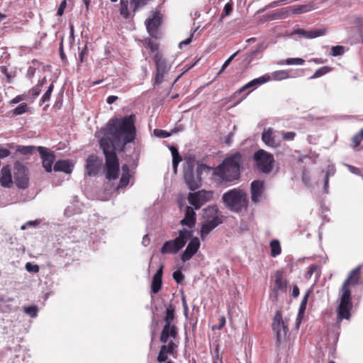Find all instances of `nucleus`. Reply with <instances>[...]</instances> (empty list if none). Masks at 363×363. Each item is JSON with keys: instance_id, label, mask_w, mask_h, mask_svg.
I'll use <instances>...</instances> for the list:
<instances>
[{"instance_id": "f257e3e1", "label": "nucleus", "mask_w": 363, "mask_h": 363, "mask_svg": "<svg viewBox=\"0 0 363 363\" xmlns=\"http://www.w3.org/2000/svg\"><path fill=\"white\" fill-rule=\"evenodd\" d=\"M135 116L131 114L122 118L110 119L101 128L104 136L99 140L105 156L104 172L108 180H115L119 174V161L116 151L134 140L135 137Z\"/></svg>"}, {"instance_id": "f03ea898", "label": "nucleus", "mask_w": 363, "mask_h": 363, "mask_svg": "<svg viewBox=\"0 0 363 363\" xmlns=\"http://www.w3.org/2000/svg\"><path fill=\"white\" fill-rule=\"evenodd\" d=\"M242 155L235 152L226 157L218 167L213 169L215 181L219 184H225L238 180L240 176L242 164Z\"/></svg>"}, {"instance_id": "7ed1b4c3", "label": "nucleus", "mask_w": 363, "mask_h": 363, "mask_svg": "<svg viewBox=\"0 0 363 363\" xmlns=\"http://www.w3.org/2000/svg\"><path fill=\"white\" fill-rule=\"evenodd\" d=\"M207 169L211 168L205 164L196 163L194 157H184V177L189 189L194 191L201 186V174Z\"/></svg>"}, {"instance_id": "20e7f679", "label": "nucleus", "mask_w": 363, "mask_h": 363, "mask_svg": "<svg viewBox=\"0 0 363 363\" xmlns=\"http://www.w3.org/2000/svg\"><path fill=\"white\" fill-rule=\"evenodd\" d=\"M223 202L232 211L240 212L247 206V195L241 190L233 189L222 196Z\"/></svg>"}, {"instance_id": "39448f33", "label": "nucleus", "mask_w": 363, "mask_h": 363, "mask_svg": "<svg viewBox=\"0 0 363 363\" xmlns=\"http://www.w3.org/2000/svg\"><path fill=\"white\" fill-rule=\"evenodd\" d=\"M192 233L190 230L183 228L179 231V235L172 240L166 241L162 247L161 248V253L166 254H176L182 248H183L187 240L191 237Z\"/></svg>"}, {"instance_id": "423d86ee", "label": "nucleus", "mask_w": 363, "mask_h": 363, "mask_svg": "<svg viewBox=\"0 0 363 363\" xmlns=\"http://www.w3.org/2000/svg\"><path fill=\"white\" fill-rule=\"evenodd\" d=\"M152 58L155 67L154 85H160L168 74L172 67V62L164 58L160 52H156Z\"/></svg>"}, {"instance_id": "0eeeda50", "label": "nucleus", "mask_w": 363, "mask_h": 363, "mask_svg": "<svg viewBox=\"0 0 363 363\" xmlns=\"http://www.w3.org/2000/svg\"><path fill=\"white\" fill-rule=\"evenodd\" d=\"M253 160L257 169L266 174L272 172L275 162L274 155L262 149L254 153Z\"/></svg>"}, {"instance_id": "6e6552de", "label": "nucleus", "mask_w": 363, "mask_h": 363, "mask_svg": "<svg viewBox=\"0 0 363 363\" xmlns=\"http://www.w3.org/2000/svg\"><path fill=\"white\" fill-rule=\"evenodd\" d=\"M340 292V303L337 310V323H339L343 319H350L351 316L350 311L352 307L351 301V291L350 289L341 287Z\"/></svg>"}, {"instance_id": "1a4fd4ad", "label": "nucleus", "mask_w": 363, "mask_h": 363, "mask_svg": "<svg viewBox=\"0 0 363 363\" xmlns=\"http://www.w3.org/2000/svg\"><path fill=\"white\" fill-rule=\"evenodd\" d=\"M218 208L216 206H211L204 210L206 216L208 217L210 215L213 216L212 219L206 221L202 225L201 229V238L203 240L205 238L216 228L219 224L222 223L221 217L217 216Z\"/></svg>"}, {"instance_id": "9d476101", "label": "nucleus", "mask_w": 363, "mask_h": 363, "mask_svg": "<svg viewBox=\"0 0 363 363\" xmlns=\"http://www.w3.org/2000/svg\"><path fill=\"white\" fill-rule=\"evenodd\" d=\"M149 1L150 0H121L120 9L121 15L125 18H128L138 10L147 5Z\"/></svg>"}, {"instance_id": "9b49d317", "label": "nucleus", "mask_w": 363, "mask_h": 363, "mask_svg": "<svg viewBox=\"0 0 363 363\" xmlns=\"http://www.w3.org/2000/svg\"><path fill=\"white\" fill-rule=\"evenodd\" d=\"M272 329L276 333L277 340L281 342L285 340L288 333V322L286 319L283 320L280 311H277L272 324Z\"/></svg>"}, {"instance_id": "f8f14e48", "label": "nucleus", "mask_w": 363, "mask_h": 363, "mask_svg": "<svg viewBox=\"0 0 363 363\" xmlns=\"http://www.w3.org/2000/svg\"><path fill=\"white\" fill-rule=\"evenodd\" d=\"M13 178L16 185L19 189H26L28 186V169L20 162L14 164Z\"/></svg>"}, {"instance_id": "ddd939ff", "label": "nucleus", "mask_w": 363, "mask_h": 363, "mask_svg": "<svg viewBox=\"0 0 363 363\" xmlns=\"http://www.w3.org/2000/svg\"><path fill=\"white\" fill-rule=\"evenodd\" d=\"M213 198V192L211 191H199L194 193H189L188 196L189 203L195 209L200 208L205 203Z\"/></svg>"}, {"instance_id": "4468645a", "label": "nucleus", "mask_w": 363, "mask_h": 363, "mask_svg": "<svg viewBox=\"0 0 363 363\" xmlns=\"http://www.w3.org/2000/svg\"><path fill=\"white\" fill-rule=\"evenodd\" d=\"M103 160L95 155H89L86 160V172L90 177L96 176L101 171Z\"/></svg>"}, {"instance_id": "2eb2a0df", "label": "nucleus", "mask_w": 363, "mask_h": 363, "mask_svg": "<svg viewBox=\"0 0 363 363\" xmlns=\"http://www.w3.org/2000/svg\"><path fill=\"white\" fill-rule=\"evenodd\" d=\"M37 149L42 159L43 168L47 172H51L52 164L55 160V155L53 152H49L48 149L44 147L38 146Z\"/></svg>"}, {"instance_id": "dca6fc26", "label": "nucleus", "mask_w": 363, "mask_h": 363, "mask_svg": "<svg viewBox=\"0 0 363 363\" xmlns=\"http://www.w3.org/2000/svg\"><path fill=\"white\" fill-rule=\"evenodd\" d=\"M262 140L267 146L270 147H277L280 145L281 143V140L276 135V132L272 128L263 130Z\"/></svg>"}, {"instance_id": "f3484780", "label": "nucleus", "mask_w": 363, "mask_h": 363, "mask_svg": "<svg viewBox=\"0 0 363 363\" xmlns=\"http://www.w3.org/2000/svg\"><path fill=\"white\" fill-rule=\"evenodd\" d=\"M177 337V328L176 325H164L160 335V341L167 345L171 340L174 342Z\"/></svg>"}, {"instance_id": "a211bd4d", "label": "nucleus", "mask_w": 363, "mask_h": 363, "mask_svg": "<svg viewBox=\"0 0 363 363\" xmlns=\"http://www.w3.org/2000/svg\"><path fill=\"white\" fill-rule=\"evenodd\" d=\"M200 247V241L198 238H192L189 242L186 250L181 255L183 262L189 260L198 251Z\"/></svg>"}, {"instance_id": "6ab92c4d", "label": "nucleus", "mask_w": 363, "mask_h": 363, "mask_svg": "<svg viewBox=\"0 0 363 363\" xmlns=\"http://www.w3.org/2000/svg\"><path fill=\"white\" fill-rule=\"evenodd\" d=\"M251 199L254 203L259 202L264 193V182L259 180L253 181L250 184Z\"/></svg>"}, {"instance_id": "aec40b11", "label": "nucleus", "mask_w": 363, "mask_h": 363, "mask_svg": "<svg viewBox=\"0 0 363 363\" xmlns=\"http://www.w3.org/2000/svg\"><path fill=\"white\" fill-rule=\"evenodd\" d=\"M269 76H262L259 78L254 79L253 80L250 81V82L247 83L244 86H242L241 88H240L238 91L235 92V95L242 94V92L247 91L249 89H255L259 85L268 82L270 79Z\"/></svg>"}, {"instance_id": "412c9836", "label": "nucleus", "mask_w": 363, "mask_h": 363, "mask_svg": "<svg viewBox=\"0 0 363 363\" xmlns=\"http://www.w3.org/2000/svg\"><path fill=\"white\" fill-rule=\"evenodd\" d=\"M294 34L303 36L306 38L312 39L317 37L323 36L326 34L325 28H318L311 30H306L301 28H298L294 31Z\"/></svg>"}, {"instance_id": "4be33fe9", "label": "nucleus", "mask_w": 363, "mask_h": 363, "mask_svg": "<svg viewBox=\"0 0 363 363\" xmlns=\"http://www.w3.org/2000/svg\"><path fill=\"white\" fill-rule=\"evenodd\" d=\"M177 345L172 342L169 341L167 345H162L159 354L157 356V361L159 362H164L168 359V354H172Z\"/></svg>"}, {"instance_id": "5701e85b", "label": "nucleus", "mask_w": 363, "mask_h": 363, "mask_svg": "<svg viewBox=\"0 0 363 363\" xmlns=\"http://www.w3.org/2000/svg\"><path fill=\"white\" fill-rule=\"evenodd\" d=\"M362 265L357 266L356 268L352 269L348 274L347 279L343 282L342 287L345 289H349V285H357L359 283L360 279V271Z\"/></svg>"}, {"instance_id": "b1692460", "label": "nucleus", "mask_w": 363, "mask_h": 363, "mask_svg": "<svg viewBox=\"0 0 363 363\" xmlns=\"http://www.w3.org/2000/svg\"><path fill=\"white\" fill-rule=\"evenodd\" d=\"M0 184L6 188L11 187L13 184L11 170L9 165L4 166L0 171Z\"/></svg>"}, {"instance_id": "393cba45", "label": "nucleus", "mask_w": 363, "mask_h": 363, "mask_svg": "<svg viewBox=\"0 0 363 363\" xmlns=\"http://www.w3.org/2000/svg\"><path fill=\"white\" fill-rule=\"evenodd\" d=\"M160 23L161 18L157 13H155L152 18H148L145 21L147 30L151 36L155 35Z\"/></svg>"}, {"instance_id": "a878e982", "label": "nucleus", "mask_w": 363, "mask_h": 363, "mask_svg": "<svg viewBox=\"0 0 363 363\" xmlns=\"http://www.w3.org/2000/svg\"><path fill=\"white\" fill-rule=\"evenodd\" d=\"M74 165L68 160H60L55 162L53 169L55 172H62L70 174L73 170Z\"/></svg>"}, {"instance_id": "bb28decb", "label": "nucleus", "mask_w": 363, "mask_h": 363, "mask_svg": "<svg viewBox=\"0 0 363 363\" xmlns=\"http://www.w3.org/2000/svg\"><path fill=\"white\" fill-rule=\"evenodd\" d=\"M195 221L196 213L194 212V208L191 206H186L185 211V216L181 220V224L191 228L194 226Z\"/></svg>"}, {"instance_id": "cd10ccee", "label": "nucleus", "mask_w": 363, "mask_h": 363, "mask_svg": "<svg viewBox=\"0 0 363 363\" xmlns=\"http://www.w3.org/2000/svg\"><path fill=\"white\" fill-rule=\"evenodd\" d=\"M162 269H163V266H161L157 269V271L156 272V273L155 274V275H154V277L152 278V284H151V289H152V293H154V294L158 293L159 291L161 289V286H162Z\"/></svg>"}, {"instance_id": "c85d7f7f", "label": "nucleus", "mask_w": 363, "mask_h": 363, "mask_svg": "<svg viewBox=\"0 0 363 363\" xmlns=\"http://www.w3.org/2000/svg\"><path fill=\"white\" fill-rule=\"evenodd\" d=\"M310 295V291H307L306 294L304 295L303 298L301 300L299 309H298V313L296 318V327H298L299 324L301 323L303 315L306 311V305L308 299V296Z\"/></svg>"}, {"instance_id": "c756f323", "label": "nucleus", "mask_w": 363, "mask_h": 363, "mask_svg": "<svg viewBox=\"0 0 363 363\" xmlns=\"http://www.w3.org/2000/svg\"><path fill=\"white\" fill-rule=\"evenodd\" d=\"M174 313L175 309L174 307L169 304L167 308H166V314L164 318V321L165 322L164 325H175L174 324Z\"/></svg>"}, {"instance_id": "7c9ffc66", "label": "nucleus", "mask_w": 363, "mask_h": 363, "mask_svg": "<svg viewBox=\"0 0 363 363\" xmlns=\"http://www.w3.org/2000/svg\"><path fill=\"white\" fill-rule=\"evenodd\" d=\"M122 176L120 179L119 184L118 186V188H124L125 187L130 180V174H129V167L127 164H124L122 166Z\"/></svg>"}, {"instance_id": "2f4dec72", "label": "nucleus", "mask_w": 363, "mask_h": 363, "mask_svg": "<svg viewBox=\"0 0 363 363\" xmlns=\"http://www.w3.org/2000/svg\"><path fill=\"white\" fill-rule=\"evenodd\" d=\"M315 274L316 279H318L320 276V267L317 264H311L309 266L307 272L305 274V277L307 279L311 278L312 275Z\"/></svg>"}, {"instance_id": "473e14b6", "label": "nucleus", "mask_w": 363, "mask_h": 363, "mask_svg": "<svg viewBox=\"0 0 363 363\" xmlns=\"http://www.w3.org/2000/svg\"><path fill=\"white\" fill-rule=\"evenodd\" d=\"M269 246L271 247L272 257H275L281 254V248L278 240H272L269 243Z\"/></svg>"}, {"instance_id": "72a5a7b5", "label": "nucleus", "mask_w": 363, "mask_h": 363, "mask_svg": "<svg viewBox=\"0 0 363 363\" xmlns=\"http://www.w3.org/2000/svg\"><path fill=\"white\" fill-rule=\"evenodd\" d=\"M271 77L274 80H283L290 77L286 70H278L272 72Z\"/></svg>"}, {"instance_id": "f704fd0d", "label": "nucleus", "mask_w": 363, "mask_h": 363, "mask_svg": "<svg viewBox=\"0 0 363 363\" xmlns=\"http://www.w3.org/2000/svg\"><path fill=\"white\" fill-rule=\"evenodd\" d=\"M335 169L334 166H329L328 169L325 172V177H324V191L325 193L328 192V182H329V177L333 176L335 174Z\"/></svg>"}, {"instance_id": "c9c22d12", "label": "nucleus", "mask_w": 363, "mask_h": 363, "mask_svg": "<svg viewBox=\"0 0 363 363\" xmlns=\"http://www.w3.org/2000/svg\"><path fill=\"white\" fill-rule=\"evenodd\" d=\"M275 287L280 291H284L286 289V282L280 274L276 275Z\"/></svg>"}, {"instance_id": "e433bc0d", "label": "nucleus", "mask_w": 363, "mask_h": 363, "mask_svg": "<svg viewBox=\"0 0 363 363\" xmlns=\"http://www.w3.org/2000/svg\"><path fill=\"white\" fill-rule=\"evenodd\" d=\"M305 60L302 58L295 57V58H288L285 61V64L288 65H302L304 63ZM279 65H284V62H281L279 63Z\"/></svg>"}, {"instance_id": "4c0bfd02", "label": "nucleus", "mask_w": 363, "mask_h": 363, "mask_svg": "<svg viewBox=\"0 0 363 363\" xmlns=\"http://www.w3.org/2000/svg\"><path fill=\"white\" fill-rule=\"evenodd\" d=\"M331 69L329 67H322L318 69L314 74L310 77V79H315L323 76L324 74L328 73Z\"/></svg>"}, {"instance_id": "58836bf2", "label": "nucleus", "mask_w": 363, "mask_h": 363, "mask_svg": "<svg viewBox=\"0 0 363 363\" xmlns=\"http://www.w3.org/2000/svg\"><path fill=\"white\" fill-rule=\"evenodd\" d=\"M311 11V8L308 5H299L291 9V13L293 14H301L307 13Z\"/></svg>"}, {"instance_id": "ea45409f", "label": "nucleus", "mask_w": 363, "mask_h": 363, "mask_svg": "<svg viewBox=\"0 0 363 363\" xmlns=\"http://www.w3.org/2000/svg\"><path fill=\"white\" fill-rule=\"evenodd\" d=\"M35 150V147L31 146V145H28V146L19 145V146H18V147L16 149V150L18 152H20L23 155H25L31 154Z\"/></svg>"}, {"instance_id": "a19ab883", "label": "nucleus", "mask_w": 363, "mask_h": 363, "mask_svg": "<svg viewBox=\"0 0 363 363\" xmlns=\"http://www.w3.org/2000/svg\"><path fill=\"white\" fill-rule=\"evenodd\" d=\"M28 110V106L26 104L23 103L21 104L18 106H17L14 111L13 114L16 116L22 115L26 113Z\"/></svg>"}, {"instance_id": "79ce46f5", "label": "nucleus", "mask_w": 363, "mask_h": 363, "mask_svg": "<svg viewBox=\"0 0 363 363\" xmlns=\"http://www.w3.org/2000/svg\"><path fill=\"white\" fill-rule=\"evenodd\" d=\"M47 82V79L45 77H44L41 82L36 85L35 87H33L30 91L32 92V94H33V98H35L37 97L40 93L41 92V86H43V84H45V82Z\"/></svg>"}, {"instance_id": "37998d69", "label": "nucleus", "mask_w": 363, "mask_h": 363, "mask_svg": "<svg viewBox=\"0 0 363 363\" xmlns=\"http://www.w3.org/2000/svg\"><path fill=\"white\" fill-rule=\"evenodd\" d=\"M53 88H54V84L52 82L50 84L47 91H45V93L43 95V96L41 98V101L43 103H45V102L50 101Z\"/></svg>"}, {"instance_id": "c03bdc74", "label": "nucleus", "mask_w": 363, "mask_h": 363, "mask_svg": "<svg viewBox=\"0 0 363 363\" xmlns=\"http://www.w3.org/2000/svg\"><path fill=\"white\" fill-rule=\"evenodd\" d=\"M145 43L146 45V46L150 48V50H151V52H152V56L156 53V52H160L158 50L159 49V46L156 43H154L152 40L150 39H147L145 40Z\"/></svg>"}, {"instance_id": "a18cd8bd", "label": "nucleus", "mask_w": 363, "mask_h": 363, "mask_svg": "<svg viewBox=\"0 0 363 363\" xmlns=\"http://www.w3.org/2000/svg\"><path fill=\"white\" fill-rule=\"evenodd\" d=\"M345 52V48L342 45L333 46L331 48V55L334 57L342 55Z\"/></svg>"}, {"instance_id": "49530a36", "label": "nucleus", "mask_w": 363, "mask_h": 363, "mask_svg": "<svg viewBox=\"0 0 363 363\" xmlns=\"http://www.w3.org/2000/svg\"><path fill=\"white\" fill-rule=\"evenodd\" d=\"M24 312L31 318L37 316L38 308L36 306H26L23 308Z\"/></svg>"}, {"instance_id": "de8ad7c7", "label": "nucleus", "mask_w": 363, "mask_h": 363, "mask_svg": "<svg viewBox=\"0 0 363 363\" xmlns=\"http://www.w3.org/2000/svg\"><path fill=\"white\" fill-rule=\"evenodd\" d=\"M238 51L235 52L234 54H233L230 57H229L226 60L225 62L223 63V65H222L221 67V69H220V71L218 72L217 75H219L220 74H221L225 69L226 67L230 65V63L232 62V60L235 58V57L238 55Z\"/></svg>"}, {"instance_id": "09e8293b", "label": "nucleus", "mask_w": 363, "mask_h": 363, "mask_svg": "<svg viewBox=\"0 0 363 363\" xmlns=\"http://www.w3.org/2000/svg\"><path fill=\"white\" fill-rule=\"evenodd\" d=\"M181 161H182V157L180 156L179 154H178L177 155H174L172 157V167H173V170H174V173H177L178 165Z\"/></svg>"}, {"instance_id": "8fccbe9b", "label": "nucleus", "mask_w": 363, "mask_h": 363, "mask_svg": "<svg viewBox=\"0 0 363 363\" xmlns=\"http://www.w3.org/2000/svg\"><path fill=\"white\" fill-rule=\"evenodd\" d=\"M277 11H278L277 17H279L280 19L287 18L291 14L289 8H282Z\"/></svg>"}, {"instance_id": "3c124183", "label": "nucleus", "mask_w": 363, "mask_h": 363, "mask_svg": "<svg viewBox=\"0 0 363 363\" xmlns=\"http://www.w3.org/2000/svg\"><path fill=\"white\" fill-rule=\"evenodd\" d=\"M172 276L175 281L178 284L181 283L184 280V275L180 270L174 272Z\"/></svg>"}, {"instance_id": "603ef678", "label": "nucleus", "mask_w": 363, "mask_h": 363, "mask_svg": "<svg viewBox=\"0 0 363 363\" xmlns=\"http://www.w3.org/2000/svg\"><path fill=\"white\" fill-rule=\"evenodd\" d=\"M154 133L157 137L160 138H165L170 135V133H167V131L158 129H155L154 130Z\"/></svg>"}, {"instance_id": "864d4df0", "label": "nucleus", "mask_w": 363, "mask_h": 363, "mask_svg": "<svg viewBox=\"0 0 363 363\" xmlns=\"http://www.w3.org/2000/svg\"><path fill=\"white\" fill-rule=\"evenodd\" d=\"M296 136L295 132H283L282 138L284 140H293Z\"/></svg>"}, {"instance_id": "5fc2aeb1", "label": "nucleus", "mask_w": 363, "mask_h": 363, "mask_svg": "<svg viewBox=\"0 0 363 363\" xmlns=\"http://www.w3.org/2000/svg\"><path fill=\"white\" fill-rule=\"evenodd\" d=\"M26 269L29 272H38L39 271V267L36 264H32L28 262L26 264Z\"/></svg>"}, {"instance_id": "6e6d98bb", "label": "nucleus", "mask_w": 363, "mask_h": 363, "mask_svg": "<svg viewBox=\"0 0 363 363\" xmlns=\"http://www.w3.org/2000/svg\"><path fill=\"white\" fill-rule=\"evenodd\" d=\"M232 10H233L232 5L230 4H226L224 6L223 13L222 14V18L226 16H228L231 13Z\"/></svg>"}, {"instance_id": "4d7b16f0", "label": "nucleus", "mask_w": 363, "mask_h": 363, "mask_svg": "<svg viewBox=\"0 0 363 363\" xmlns=\"http://www.w3.org/2000/svg\"><path fill=\"white\" fill-rule=\"evenodd\" d=\"M362 140H363V138H362V137L360 135H359L358 133H356L352 138V142L354 144V147H357L360 144V143L362 142Z\"/></svg>"}, {"instance_id": "13d9d810", "label": "nucleus", "mask_w": 363, "mask_h": 363, "mask_svg": "<svg viewBox=\"0 0 363 363\" xmlns=\"http://www.w3.org/2000/svg\"><path fill=\"white\" fill-rule=\"evenodd\" d=\"M66 0H63L58 9H57V14L59 16H62L63 13H64V11H65V6H66Z\"/></svg>"}, {"instance_id": "bf43d9fd", "label": "nucleus", "mask_w": 363, "mask_h": 363, "mask_svg": "<svg viewBox=\"0 0 363 363\" xmlns=\"http://www.w3.org/2000/svg\"><path fill=\"white\" fill-rule=\"evenodd\" d=\"M267 46L264 45V43H261L258 45L255 50L251 52L252 55H257L259 52L264 50L266 49Z\"/></svg>"}, {"instance_id": "052dcab7", "label": "nucleus", "mask_w": 363, "mask_h": 363, "mask_svg": "<svg viewBox=\"0 0 363 363\" xmlns=\"http://www.w3.org/2000/svg\"><path fill=\"white\" fill-rule=\"evenodd\" d=\"M345 165L348 168L351 173L354 174H359V170L358 168L347 164H345Z\"/></svg>"}, {"instance_id": "680f3d73", "label": "nucleus", "mask_w": 363, "mask_h": 363, "mask_svg": "<svg viewBox=\"0 0 363 363\" xmlns=\"http://www.w3.org/2000/svg\"><path fill=\"white\" fill-rule=\"evenodd\" d=\"M10 151L6 148H0V158L3 159L10 155Z\"/></svg>"}, {"instance_id": "e2e57ef3", "label": "nucleus", "mask_w": 363, "mask_h": 363, "mask_svg": "<svg viewBox=\"0 0 363 363\" xmlns=\"http://www.w3.org/2000/svg\"><path fill=\"white\" fill-rule=\"evenodd\" d=\"M25 99H26L25 95H18L11 101V104H17L21 101H23Z\"/></svg>"}, {"instance_id": "0e129e2a", "label": "nucleus", "mask_w": 363, "mask_h": 363, "mask_svg": "<svg viewBox=\"0 0 363 363\" xmlns=\"http://www.w3.org/2000/svg\"><path fill=\"white\" fill-rule=\"evenodd\" d=\"M35 68L32 66H30L27 70V74H26L27 77H28V78L33 77L35 74Z\"/></svg>"}, {"instance_id": "69168bd1", "label": "nucleus", "mask_w": 363, "mask_h": 363, "mask_svg": "<svg viewBox=\"0 0 363 363\" xmlns=\"http://www.w3.org/2000/svg\"><path fill=\"white\" fill-rule=\"evenodd\" d=\"M302 180L306 184L308 185L310 182V177L306 171L303 172Z\"/></svg>"}, {"instance_id": "338daca9", "label": "nucleus", "mask_w": 363, "mask_h": 363, "mask_svg": "<svg viewBox=\"0 0 363 363\" xmlns=\"http://www.w3.org/2000/svg\"><path fill=\"white\" fill-rule=\"evenodd\" d=\"M74 213L73 212V207L72 206H67V208L65 210V215L67 217H69Z\"/></svg>"}, {"instance_id": "774afa93", "label": "nucleus", "mask_w": 363, "mask_h": 363, "mask_svg": "<svg viewBox=\"0 0 363 363\" xmlns=\"http://www.w3.org/2000/svg\"><path fill=\"white\" fill-rule=\"evenodd\" d=\"M225 324V318L222 316L219 319V325L218 326V329L220 330Z\"/></svg>"}]
</instances>
